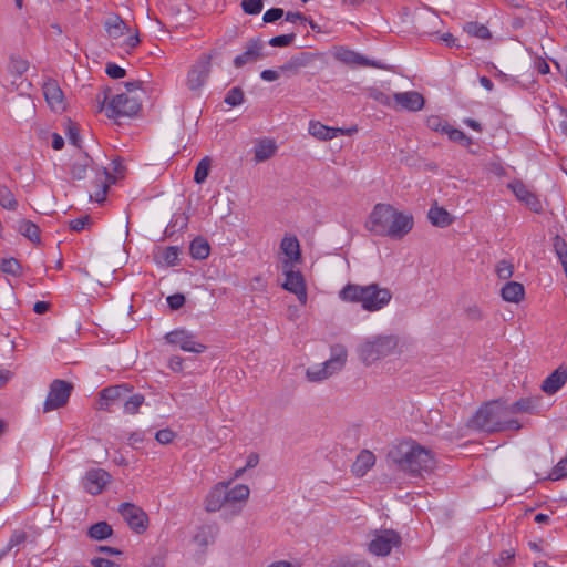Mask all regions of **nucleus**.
<instances>
[{"instance_id": "32", "label": "nucleus", "mask_w": 567, "mask_h": 567, "mask_svg": "<svg viewBox=\"0 0 567 567\" xmlns=\"http://www.w3.org/2000/svg\"><path fill=\"white\" fill-rule=\"evenodd\" d=\"M17 230L34 244L40 243V228L34 223L28 219H21L18 221Z\"/></svg>"}, {"instance_id": "29", "label": "nucleus", "mask_w": 567, "mask_h": 567, "mask_svg": "<svg viewBox=\"0 0 567 567\" xmlns=\"http://www.w3.org/2000/svg\"><path fill=\"white\" fill-rule=\"evenodd\" d=\"M107 35L112 39H118L125 32H130L128 27L118 14H111L104 22Z\"/></svg>"}, {"instance_id": "49", "label": "nucleus", "mask_w": 567, "mask_h": 567, "mask_svg": "<svg viewBox=\"0 0 567 567\" xmlns=\"http://www.w3.org/2000/svg\"><path fill=\"white\" fill-rule=\"evenodd\" d=\"M0 269L4 274L18 276V275H20L21 267L17 259L8 258V259H2V261L0 264Z\"/></svg>"}, {"instance_id": "18", "label": "nucleus", "mask_w": 567, "mask_h": 567, "mask_svg": "<svg viewBox=\"0 0 567 567\" xmlns=\"http://www.w3.org/2000/svg\"><path fill=\"white\" fill-rule=\"evenodd\" d=\"M308 133L319 141H330L339 134L351 136L354 133V126L348 128L330 127L322 124L320 121H310Z\"/></svg>"}, {"instance_id": "14", "label": "nucleus", "mask_w": 567, "mask_h": 567, "mask_svg": "<svg viewBox=\"0 0 567 567\" xmlns=\"http://www.w3.org/2000/svg\"><path fill=\"white\" fill-rule=\"evenodd\" d=\"M130 393H132V386L126 384L105 388L99 394V409L111 412L114 406H123L124 400Z\"/></svg>"}, {"instance_id": "16", "label": "nucleus", "mask_w": 567, "mask_h": 567, "mask_svg": "<svg viewBox=\"0 0 567 567\" xmlns=\"http://www.w3.org/2000/svg\"><path fill=\"white\" fill-rule=\"evenodd\" d=\"M165 339L171 344L179 346L183 351L203 353L207 347L195 341L194 336L185 329H177L166 333Z\"/></svg>"}, {"instance_id": "50", "label": "nucleus", "mask_w": 567, "mask_h": 567, "mask_svg": "<svg viewBox=\"0 0 567 567\" xmlns=\"http://www.w3.org/2000/svg\"><path fill=\"white\" fill-rule=\"evenodd\" d=\"M162 258L167 266H175L179 259V249L176 246H168L162 252Z\"/></svg>"}, {"instance_id": "10", "label": "nucleus", "mask_w": 567, "mask_h": 567, "mask_svg": "<svg viewBox=\"0 0 567 567\" xmlns=\"http://www.w3.org/2000/svg\"><path fill=\"white\" fill-rule=\"evenodd\" d=\"M401 545V536L392 529L377 530L368 545V549L375 556H388L392 548Z\"/></svg>"}, {"instance_id": "5", "label": "nucleus", "mask_w": 567, "mask_h": 567, "mask_svg": "<svg viewBox=\"0 0 567 567\" xmlns=\"http://www.w3.org/2000/svg\"><path fill=\"white\" fill-rule=\"evenodd\" d=\"M392 300V292L389 288L379 284L357 285V303L369 312H377L384 309Z\"/></svg>"}, {"instance_id": "25", "label": "nucleus", "mask_w": 567, "mask_h": 567, "mask_svg": "<svg viewBox=\"0 0 567 567\" xmlns=\"http://www.w3.org/2000/svg\"><path fill=\"white\" fill-rule=\"evenodd\" d=\"M567 382V370L564 367L557 368L551 372L542 384V390L546 394H554Z\"/></svg>"}, {"instance_id": "27", "label": "nucleus", "mask_w": 567, "mask_h": 567, "mask_svg": "<svg viewBox=\"0 0 567 567\" xmlns=\"http://www.w3.org/2000/svg\"><path fill=\"white\" fill-rule=\"evenodd\" d=\"M218 527L215 524H206L198 528L194 536L195 544L205 549L213 544L217 537Z\"/></svg>"}, {"instance_id": "15", "label": "nucleus", "mask_w": 567, "mask_h": 567, "mask_svg": "<svg viewBox=\"0 0 567 567\" xmlns=\"http://www.w3.org/2000/svg\"><path fill=\"white\" fill-rule=\"evenodd\" d=\"M385 236L391 239H402L414 226V218L411 214L393 209V216L390 219Z\"/></svg>"}, {"instance_id": "19", "label": "nucleus", "mask_w": 567, "mask_h": 567, "mask_svg": "<svg viewBox=\"0 0 567 567\" xmlns=\"http://www.w3.org/2000/svg\"><path fill=\"white\" fill-rule=\"evenodd\" d=\"M111 475L103 468H92L86 472L83 478V485L87 493L97 495L103 492L110 483Z\"/></svg>"}, {"instance_id": "38", "label": "nucleus", "mask_w": 567, "mask_h": 567, "mask_svg": "<svg viewBox=\"0 0 567 567\" xmlns=\"http://www.w3.org/2000/svg\"><path fill=\"white\" fill-rule=\"evenodd\" d=\"M464 317L470 322H481L484 320L485 315L481 306L475 302L468 303L463 309Z\"/></svg>"}, {"instance_id": "40", "label": "nucleus", "mask_w": 567, "mask_h": 567, "mask_svg": "<svg viewBox=\"0 0 567 567\" xmlns=\"http://www.w3.org/2000/svg\"><path fill=\"white\" fill-rule=\"evenodd\" d=\"M210 166L212 159L208 156H205L199 161L194 174V181L197 184H203L206 181L209 175Z\"/></svg>"}, {"instance_id": "53", "label": "nucleus", "mask_w": 567, "mask_h": 567, "mask_svg": "<svg viewBox=\"0 0 567 567\" xmlns=\"http://www.w3.org/2000/svg\"><path fill=\"white\" fill-rule=\"evenodd\" d=\"M241 8L247 14H258L262 10V0H243Z\"/></svg>"}, {"instance_id": "20", "label": "nucleus", "mask_w": 567, "mask_h": 567, "mask_svg": "<svg viewBox=\"0 0 567 567\" xmlns=\"http://www.w3.org/2000/svg\"><path fill=\"white\" fill-rule=\"evenodd\" d=\"M508 188L514 193L516 198L524 203L530 210L539 213L543 209L538 196L530 192L527 186L520 181H514L508 184Z\"/></svg>"}, {"instance_id": "13", "label": "nucleus", "mask_w": 567, "mask_h": 567, "mask_svg": "<svg viewBox=\"0 0 567 567\" xmlns=\"http://www.w3.org/2000/svg\"><path fill=\"white\" fill-rule=\"evenodd\" d=\"M118 512L127 523L130 528L137 534H143L148 526L147 514L137 505L133 503H122Z\"/></svg>"}, {"instance_id": "61", "label": "nucleus", "mask_w": 567, "mask_h": 567, "mask_svg": "<svg viewBox=\"0 0 567 567\" xmlns=\"http://www.w3.org/2000/svg\"><path fill=\"white\" fill-rule=\"evenodd\" d=\"M91 221L89 215L81 216L79 218L72 219L69 223V226L72 230L80 231L84 229V227Z\"/></svg>"}, {"instance_id": "26", "label": "nucleus", "mask_w": 567, "mask_h": 567, "mask_svg": "<svg viewBox=\"0 0 567 567\" xmlns=\"http://www.w3.org/2000/svg\"><path fill=\"white\" fill-rule=\"evenodd\" d=\"M427 218L430 223L440 228L449 227L453 224L454 217L442 206L434 202L427 212Z\"/></svg>"}, {"instance_id": "52", "label": "nucleus", "mask_w": 567, "mask_h": 567, "mask_svg": "<svg viewBox=\"0 0 567 567\" xmlns=\"http://www.w3.org/2000/svg\"><path fill=\"white\" fill-rule=\"evenodd\" d=\"M66 137L71 144H73L76 147H80L81 138L79 134V128L75 123H73L71 120H68L66 122V131H65Z\"/></svg>"}, {"instance_id": "23", "label": "nucleus", "mask_w": 567, "mask_h": 567, "mask_svg": "<svg viewBox=\"0 0 567 567\" xmlns=\"http://www.w3.org/2000/svg\"><path fill=\"white\" fill-rule=\"evenodd\" d=\"M262 42L259 39H251L248 41L246 45V50L243 54L237 55L234 59V65L236 68H241L247 63H252L258 61L264 56L262 54Z\"/></svg>"}, {"instance_id": "2", "label": "nucleus", "mask_w": 567, "mask_h": 567, "mask_svg": "<svg viewBox=\"0 0 567 567\" xmlns=\"http://www.w3.org/2000/svg\"><path fill=\"white\" fill-rule=\"evenodd\" d=\"M233 480L219 482L212 487L205 497V511L208 513L223 512V516L231 518L241 513L245 507L250 489L246 484H237L229 488Z\"/></svg>"}, {"instance_id": "36", "label": "nucleus", "mask_w": 567, "mask_h": 567, "mask_svg": "<svg viewBox=\"0 0 567 567\" xmlns=\"http://www.w3.org/2000/svg\"><path fill=\"white\" fill-rule=\"evenodd\" d=\"M538 402L539 399L523 398L508 406L512 410V415L518 412L532 413L536 409Z\"/></svg>"}, {"instance_id": "60", "label": "nucleus", "mask_w": 567, "mask_h": 567, "mask_svg": "<svg viewBox=\"0 0 567 567\" xmlns=\"http://www.w3.org/2000/svg\"><path fill=\"white\" fill-rule=\"evenodd\" d=\"M167 303L172 310L182 308L185 303V296L182 293H175L167 297Z\"/></svg>"}, {"instance_id": "56", "label": "nucleus", "mask_w": 567, "mask_h": 567, "mask_svg": "<svg viewBox=\"0 0 567 567\" xmlns=\"http://www.w3.org/2000/svg\"><path fill=\"white\" fill-rule=\"evenodd\" d=\"M554 249H555L559 260L567 259V244H566L565 239L561 238L560 236H556L554 238Z\"/></svg>"}, {"instance_id": "58", "label": "nucleus", "mask_w": 567, "mask_h": 567, "mask_svg": "<svg viewBox=\"0 0 567 567\" xmlns=\"http://www.w3.org/2000/svg\"><path fill=\"white\" fill-rule=\"evenodd\" d=\"M284 14L285 12L281 8H271L264 13L262 20L265 23H272L284 17Z\"/></svg>"}, {"instance_id": "51", "label": "nucleus", "mask_w": 567, "mask_h": 567, "mask_svg": "<svg viewBox=\"0 0 567 567\" xmlns=\"http://www.w3.org/2000/svg\"><path fill=\"white\" fill-rule=\"evenodd\" d=\"M495 271L499 279L506 280L513 276L514 266L507 260H501L497 262Z\"/></svg>"}, {"instance_id": "6", "label": "nucleus", "mask_w": 567, "mask_h": 567, "mask_svg": "<svg viewBox=\"0 0 567 567\" xmlns=\"http://www.w3.org/2000/svg\"><path fill=\"white\" fill-rule=\"evenodd\" d=\"M399 340L395 336H379L362 343L360 359L365 365L392 355L396 352Z\"/></svg>"}, {"instance_id": "34", "label": "nucleus", "mask_w": 567, "mask_h": 567, "mask_svg": "<svg viewBox=\"0 0 567 567\" xmlns=\"http://www.w3.org/2000/svg\"><path fill=\"white\" fill-rule=\"evenodd\" d=\"M113 529L106 522H99L89 528V536L95 540H104L112 536Z\"/></svg>"}, {"instance_id": "57", "label": "nucleus", "mask_w": 567, "mask_h": 567, "mask_svg": "<svg viewBox=\"0 0 567 567\" xmlns=\"http://www.w3.org/2000/svg\"><path fill=\"white\" fill-rule=\"evenodd\" d=\"M175 436L176 435H175V433L172 430H169V429H162V430L156 432L155 440L159 444H169V443L173 442Z\"/></svg>"}, {"instance_id": "8", "label": "nucleus", "mask_w": 567, "mask_h": 567, "mask_svg": "<svg viewBox=\"0 0 567 567\" xmlns=\"http://www.w3.org/2000/svg\"><path fill=\"white\" fill-rule=\"evenodd\" d=\"M215 55V51L203 53L190 65L186 75V86L189 91L199 93L206 85L212 71V61Z\"/></svg>"}, {"instance_id": "24", "label": "nucleus", "mask_w": 567, "mask_h": 567, "mask_svg": "<svg viewBox=\"0 0 567 567\" xmlns=\"http://www.w3.org/2000/svg\"><path fill=\"white\" fill-rule=\"evenodd\" d=\"M112 165L113 174H110L106 169H103V172L101 173L105 177V182L103 183L102 189L96 192L95 194L96 202H102L105 199L106 192L109 188L107 183H114L117 178L124 175L125 166L121 158L113 159Z\"/></svg>"}, {"instance_id": "43", "label": "nucleus", "mask_w": 567, "mask_h": 567, "mask_svg": "<svg viewBox=\"0 0 567 567\" xmlns=\"http://www.w3.org/2000/svg\"><path fill=\"white\" fill-rule=\"evenodd\" d=\"M421 23L425 32H434L442 23V20L437 14L429 11L421 17Z\"/></svg>"}, {"instance_id": "22", "label": "nucleus", "mask_w": 567, "mask_h": 567, "mask_svg": "<svg viewBox=\"0 0 567 567\" xmlns=\"http://www.w3.org/2000/svg\"><path fill=\"white\" fill-rule=\"evenodd\" d=\"M44 99L51 110L58 112L65 109L64 95L55 80H48L42 86Z\"/></svg>"}, {"instance_id": "9", "label": "nucleus", "mask_w": 567, "mask_h": 567, "mask_svg": "<svg viewBox=\"0 0 567 567\" xmlns=\"http://www.w3.org/2000/svg\"><path fill=\"white\" fill-rule=\"evenodd\" d=\"M73 385L64 380L55 379L51 382L43 411L50 412L64 406L71 395Z\"/></svg>"}, {"instance_id": "3", "label": "nucleus", "mask_w": 567, "mask_h": 567, "mask_svg": "<svg viewBox=\"0 0 567 567\" xmlns=\"http://www.w3.org/2000/svg\"><path fill=\"white\" fill-rule=\"evenodd\" d=\"M470 423L472 427L488 433L520 429V424L513 417L509 406L501 401H492L480 408Z\"/></svg>"}, {"instance_id": "21", "label": "nucleus", "mask_w": 567, "mask_h": 567, "mask_svg": "<svg viewBox=\"0 0 567 567\" xmlns=\"http://www.w3.org/2000/svg\"><path fill=\"white\" fill-rule=\"evenodd\" d=\"M280 251L285 259L282 266H296L301 262L300 244L296 236H285L280 243Z\"/></svg>"}, {"instance_id": "48", "label": "nucleus", "mask_w": 567, "mask_h": 567, "mask_svg": "<svg viewBox=\"0 0 567 567\" xmlns=\"http://www.w3.org/2000/svg\"><path fill=\"white\" fill-rule=\"evenodd\" d=\"M224 102L229 106H238L244 102V92L240 87L236 86L228 91Z\"/></svg>"}, {"instance_id": "64", "label": "nucleus", "mask_w": 567, "mask_h": 567, "mask_svg": "<svg viewBox=\"0 0 567 567\" xmlns=\"http://www.w3.org/2000/svg\"><path fill=\"white\" fill-rule=\"evenodd\" d=\"M91 565L94 567H120L114 561L106 559V558H102V557L92 558Z\"/></svg>"}, {"instance_id": "37", "label": "nucleus", "mask_w": 567, "mask_h": 567, "mask_svg": "<svg viewBox=\"0 0 567 567\" xmlns=\"http://www.w3.org/2000/svg\"><path fill=\"white\" fill-rule=\"evenodd\" d=\"M144 403V395L140 393L135 394H127L126 399L124 400L123 404V411L126 414H135L141 405Z\"/></svg>"}, {"instance_id": "63", "label": "nucleus", "mask_w": 567, "mask_h": 567, "mask_svg": "<svg viewBox=\"0 0 567 567\" xmlns=\"http://www.w3.org/2000/svg\"><path fill=\"white\" fill-rule=\"evenodd\" d=\"M27 539V535L24 532H14L12 536L10 537L8 548L11 549L14 546H18L22 543H24Z\"/></svg>"}, {"instance_id": "17", "label": "nucleus", "mask_w": 567, "mask_h": 567, "mask_svg": "<svg viewBox=\"0 0 567 567\" xmlns=\"http://www.w3.org/2000/svg\"><path fill=\"white\" fill-rule=\"evenodd\" d=\"M425 100L423 95L416 91L395 93L393 95V109L405 110L409 112H417L424 107Z\"/></svg>"}, {"instance_id": "45", "label": "nucleus", "mask_w": 567, "mask_h": 567, "mask_svg": "<svg viewBox=\"0 0 567 567\" xmlns=\"http://www.w3.org/2000/svg\"><path fill=\"white\" fill-rule=\"evenodd\" d=\"M89 168V158L87 156L82 157L75 161L71 168V175L75 179H83L86 176V172Z\"/></svg>"}, {"instance_id": "35", "label": "nucleus", "mask_w": 567, "mask_h": 567, "mask_svg": "<svg viewBox=\"0 0 567 567\" xmlns=\"http://www.w3.org/2000/svg\"><path fill=\"white\" fill-rule=\"evenodd\" d=\"M463 30L471 37H475L482 40L492 38V33L488 28L478 22H467L464 24Z\"/></svg>"}, {"instance_id": "44", "label": "nucleus", "mask_w": 567, "mask_h": 567, "mask_svg": "<svg viewBox=\"0 0 567 567\" xmlns=\"http://www.w3.org/2000/svg\"><path fill=\"white\" fill-rule=\"evenodd\" d=\"M374 68L379 70H386L388 66L381 60L370 59L357 52V69Z\"/></svg>"}, {"instance_id": "47", "label": "nucleus", "mask_w": 567, "mask_h": 567, "mask_svg": "<svg viewBox=\"0 0 567 567\" xmlns=\"http://www.w3.org/2000/svg\"><path fill=\"white\" fill-rule=\"evenodd\" d=\"M28 68L29 62L27 60L19 56H11L8 69L12 74L22 75L27 72Z\"/></svg>"}, {"instance_id": "28", "label": "nucleus", "mask_w": 567, "mask_h": 567, "mask_svg": "<svg viewBox=\"0 0 567 567\" xmlns=\"http://www.w3.org/2000/svg\"><path fill=\"white\" fill-rule=\"evenodd\" d=\"M501 296L507 302L518 303L525 298V288L520 282L507 281L501 289Z\"/></svg>"}, {"instance_id": "11", "label": "nucleus", "mask_w": 567, "mask_h": 567, "mask_svg": "<svg viewBox=\"0 0 567 567\" xmlns=\"http://www.w3.org/2000/svg\"><path fill=\"white\" fill-rule=\"evenodd\" d=\"M393 209L394 207L389 204H377L365 221L367 229L375 235L385 236Z\"/></svg>"}, {"instance_id": "4", "label": "nucleus", "mask_w": 567, "mask_h": 567, "mask_svg": "<svg viewBox=\"0 0 567 567\" xmlns=\"http://www.w3.org/2000/svg\"><path fill=\"white\" fill-rule=\"evenodd\" d=\"M330 359L321 364L309 367L306 370V379L309 382H322L344 368L348 361L346 347L342 344H333L330 349Z\"/></svg>"}, {"instance_id": "7", "label": "nucleus", "mask_w": 567, "mask_h": 567, "mask_svg": "<svg viewBox=\"0 0 567 567\" xmlns=\"http://www.w3.org/2000/svg\"><path fill=\"white\" fill-rule=\"evenodd\" d=\"M110 89L103 91V99L99 106L101 112L105 107V113L109 118H116L122 116H133L141 110V102L137 97L128 96L126 93H121L114 96L105 106L109 99Z\"/></svg>"}, {"instance_id": "59", "label": "nucleus", "mask_w": 567, "mask_h": 567, "mask_svg": "<svg viewBox=\"0 0 567 567\" xmlns=\"http://www.w3.org/2000/svg\"><path fill=\"white\" fill-rule=\"evenodd\" d=\"M105 73L112 79H122L126 74L125 70L115 63H109Z\"/></svg>"}, {"instance_id": "12", "label": "nucleus", "mask_w": 567, "mask_h": 567, "mask_svg": "<svg viewBox=\"0 0 567 567\" xmlns=\"http://www.w3.org/2000/svg\"><path fill=\"white\" fill-rule=\"evenodd\" d=\"M285 281L282 288L297 296L301 305L307 303L308 295L305 278L299 270H295V266H282Z\"/></svg>"}, {"instance_id": "1", "label": "nucleus", "mask_w": 567, "mask_h": 567, "mask_svg": "<svg viewBox=\"0 0 567 567\" xmlns=\"http://www.w3.org/2000/svg\"><path fill=\"white\" fill-rule=\"evenodd\" d=\"M388 458L400 471L412 476L432 473L436 462L433 452L414 440H403L391 446Z\"/></svg>"}, {"instance_id": "54", "label": "nucleus", "mask_w": 567, "mask_h": 567, "mask_svg": "<svg viewBox=\"0 0 567 567\" xmlns=\"http://www.w3.org/2000/svg\"><path fill=\"white\" fill-rule=\"evenodd\" d=\"M567 476V457L560 460L557 465L553 468L548 478L551 481H558Z\"/></svg>"}, {"instance_id": "41", "label": "nucleus", "mask_w": 567, "mask_h": 567, "mask_svg": "<svg viewBox=\"0 0 567 567\" xmlns=\"http://www.w3.org/2000/svg\"><path fill=\"white\" fill-rule=\"evenodd\" d=\"M442 132L447 134L449 138L453 142L461 143L462 145L468 147L473 141L471 137H468L464 132L453 128L451 126H443Z\"/></svg>"}, {"instance_id": "39", "label": "nucleus", "mask_w": 567, "mask_h": 567, "mask_svg": "<svg viewBox=\"0 0 567 567\" xmlns=\"http://www.w3.org/2000/svg\"><path fill=\"white\" fill-rule=\"evenodd\" d=\"M0 206L8 210H14L18 207L13 193L6 185L0 186Z\"/></svg>"}, {"instance_id": "42", "label": "nucleus", "mask_w": 567, "mask_h": 567, "mask_svg": "<svg viewBox=\"0 0 567 567\" xmlns=\"http://www.w3.org/2000/svg\"><path fill=\"white\" fill-rule=\"evenodd\" d=\"M308 60L305 54H301L300 56H292L279 68V71L297 73L299 68L305 66Z\"/></svg>"}, {"instance_id": "33", "label": "nucleus", "mask_w": 567, "mask_h": 567, "mask_svg": "<svg viewBox=\"0 0 567 567\" xmlns=\"http://www.w3.org/2000/svg\"><path fill=\"white\" fill-rule=\"evenodd\" d=\"M189 251L194 259L203 260L209 256L210 247L206 239L197 237L190 243Z\"/></svg>"}, {"instance_id": "55", "label": "nucleus", "mask_w": 567, "mask_h": 567, "mask_svg": "<svg viewBox=\"0 0 567 567\" xmlns=\"http://www.w3.org/2000/svg\"><path fill=\"white\" fill-rule=\"evenodd\" d=\"M295 38V33L277 35L269 40V44L271 47H288L292 43Z\"/></svg>"}, {"instance_id": "31", "label": "nucleus", "mask_w": 567, "mask_h": 567, "mask_svg": "<svg viewBox=\"0 0 567 567\" xmlns=\"http://www.w3.org/2000/svg\"><path fill=\"white\" fill-rule=\"evenodd\" d=\"M375 455L370 450H362L357 455V476H364L375 464Z\"/></svg>"}, {"instance_id": "46", "label": "nucleus", "mask_w": 567, "mask_h": 567, "mask_svg": "<svg viewBox=\"0 0 567 567\" xmlns=\"http://www.w3.org/2000/svg\"><path fill=\"white\" fill-rule=\"evenodd\" d=\"M332 55L336 60L352 65L354 64V51H351L344 47H336L332 51Z\"/></svg>"}, {"instance_id": "30", "label": "nucleus", "mask_w": 567, "mask_h": 567, "mask_svg": "<svg viewBox=\"0 0 567 567\" xmlns=\"http://www.w3.org/2000/svg\"><path fill=\"white\" fill-rule=\"evenodd\" d=\"M277 145L271 140H262L255 146V162L260 163L274 156Z\"/></svg>"}, {"instance_id": "62", "label": "nucleus", "mask_w": 567, "mask_h": 567, "mask_svg": "<svg viewBox=\"0 0 567 567\" xmlns=\"http://www.w3.org/2000/svg\"><path fill=\"white\" fill-rule=\"evenodd\" d=\"M370 96L383 105L393 107V102L391 101V97L381 91L371 90Z\"/></svg>"}]
</instances>
